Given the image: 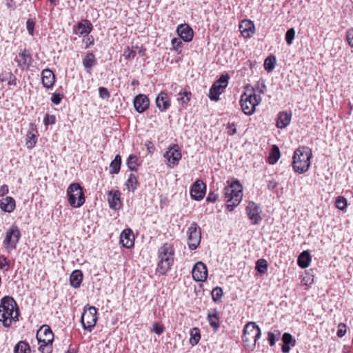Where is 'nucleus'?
Returning <instances> with one entry per match:
<instances>
[{"mask_svg": "<svg viewBox=\"0 0 353 353\" xmlns=\"http://www.w3.org/2000/svg\"><path fill=\"white\" fill-rule=\"evenodd\" d=\"M179 95L178 100L181 101L182 103H187L190 100L191 92L186 90L183 92L180 91Z\"/></svg>", "mask_w": 353, "mask_h": 353, "instance_id": "a18cd8bd", "label": "nucleus"}, {"mask_svg": "<svg viewBox=\"0 0 353 353\" xmlns=\"http://www.w3.org/2000/svg\"><path fill=\"white\" fill-rule=\"evenodd\" d=\"M37 130L32 123H30V130L28 132L26 135V145L28 148H33L37 141V137L36 134Z\"/></svg>", "mask_w": 353, "mask_h": 353, "instance_id": "a878e982", "label": "nucleus"}, {"mask_svg": "<svg viewBox=\"0 0 353 353\" xmlns=\"http://www.w3.org/2000/svg\"><path fill=\"white\" fill-rule=\"evenodd\" d=\"M19 308L14 298L5 296L0 301V321L6 327H10L12 321H18Z\"/></svg>", "mask_w": 353, "mask_h": 353, "instance_id": "f257e3e1", "label": "nucleus"}, {"mask_svg": "<svg viewBox=\"0 0 353 353\" xmlns=\"http://www.w3.org/2000/svg\"><path fill=\"white\" fill-rule=\"evenodd\" d=\"M6 266L9 267V261L3 255L0 256V269L3 270ZM8 268H6V270Z\"/></svg>", "mask_w": 353, "mask_h": 353, "instance_id": "bf43d9fd", "label": "nucleus"}, {"mask_svg": "<svg viewBox=\"0 0 353 353\" xmlns=\"http://www.w3.org/2000/svg\"><path fill=\"white\" fill-rule=\"evenodd\" d=\"M120 243L125 248L130 249L134 245V236L131 229L124 230L120 234Z\"/></svg>", "mask_w": 353, "mask_h": 353, "instance_id": "aec40b11", "label": "nucleus"}, {"mask_svg": "<svg viewBox=\"0 0 353 353\" xmlns=\"http://www.w3.org/2000/svg\"><path fill=\"white\" fill-rule=\"evenodd\" d=\"M246 214L252 225H258L261 221V210L259 205L253 201H250L246 207Z\"/></svg>", "mask_w": 353, "mask_h": 353, "instance_id": "ddd939ff", "label": "nucleus"}, {"mask_svg": "<svg viewBox=\"0 0 353 353\" xmlns=\"http://www.w3.org/2000/svg\"><path fill=\"white\" fill-rule=\"evenodd\" d=\"M256 89L260 94H264L267 90L265 81L263 80L258 81Z\"/></svg>", "mask_w": 353, "mask_h": 353, "instance_id": "5fc2aeb1", "label": "nucleus"}, {"mask_svg": "<svg viewBox=\"0 0 353 353\" xmlns=\"http://www.w3.org/2000/svg\"><path fill=\"white\" fill-rule=\"evenodd\" d=\"M41 81L43 87L49 89L52 88L55 83V75L50 69H44L41 72Z\"/></svg>", "mask_w": 353, "mask_h": 353, "instance_id": "b1692460", "label": "nucleus"}, {"mask_svg": "<svg viewBox=\"0 0 353 353\" xmlns=\"http://www.w3.org/2000/svg\"><path fill=\"white\" fill-rule=\"evenodd\" d=\"M97 321V309L93 306L85 308L82 314L81 323L85 330L91 332Z\"/></svg>", "mask_w": 353, "mask_h": 353, "instance_id": "9b49d317", "label": "nucleus"}, {"mask_svg": "<svg viewBox=\"0 0 353 353\" xmlns=\"http://www.w3.org/2000/svg\"><path fill=\"white\" fill-rule=\"evenodd\" d=\"M14 61L17 66L21 70H28L32 63V57L30 51L27 49L21 50L15 57Z\"/></svg>", "mask_w": 353, "mask_h": 353, "instance_id": "4468645a", "label": "nucleus"}, {"mask_svg": "<svg viewBox=\"0 0 353 353\" xmlns=\"http://www.w3.org/2000/svg\"><path fill=\"white\" fill-rule=\"evenodd\" d=\"M239 29L241 34L245 38H250L254 33V25L250 20H243L239 25Z\"/></svg>", "mask_w": 353, "mask_h": 353, "instance_id": "393cba45", "label": "nucleus"}, {"mask_svg": "<svg viewBox=\"0 0 353 353\" xmlns=\"http://www.w3.org/2000/svg\"><path fill=\"white\" fill-rule=\"evenodd\" d=\"M121 157L119 154H117L114 159L112 161L110 165V174H118L121 169Z\"/></svg>", "mask_w": 353, "mask_h": 353, "instance_id": "72a5a7b5", "label": "nucleus"}, {"mask_svg": "<svg viewBox=\"0 0 353 353\" xmlns=\"http://www.w3.org/2000/svg\"><path fill=\"white\" fill-rule=\"evenodd\" d=\"M346 40L348 44L353 48V28H351L347 31Z\"/></svg>", "mask_w": 353, "mask_h": 353, "instance_id": "13d9d810", "label": "nucleus"}, {"mask_svg": "<svg viewBox=\"0 0 353 353\" xmlns=\"http://www.w3.org/2000/svg\"><path fill=\"white\" fill-rule=\"evenodd\" d=\"M261 336V329L255 322L250 321L245 325L242 339L245 346L253 350Z\"/></svg>", "mask_w": 353, "mask_h": 353, "instance_id": "39448f33", "label": "nucleus"}, {"mask_svg": "<svg viewBox=\"0 0 353 353\" xmlns=\"http://www.w3.org/2000/svg\"><path fill=\"white\" fill-rule=\"evenodd\" d=\"M335 204L338 209L344 210L346 209L347 205V199L343 196H338L336 199Z\"/></svg>", "mask_w": 353, "mask_h": 353, "instance_id": "79ce46f5", "label": "nucleus"}, {"mask_svg": "<svg viewBox=\"0 0 353 353\" xmlns=\"http://www.w3.org/2000/svg\"><path fill=\"white\" fill-rule=\"evenodd\" d=\"M174 250L168 243H164L158 250L159 262L157 263V273L165 275L171 268L174 263Z\"/></svg>", "mask_w": 353, "mask_h": 353, "instance_id": "f03ea898", "label": "nucleus"}, {"mask_svg": "<svg viewBox=\"0 0 353 353\" xmlns=\"http://www.w3.org/2000/svg\"><path fill=\"white\" fill-rule=\"evenodd\" d=\"M201 339V334L200 330L197 327H193L190 330V343L194 346L196 345Z\"/></svg>", "mask_w": 353, "mask_h": 353, "instance_id": "4c0bfd02", "label": "nucleus"}, {"mask_svg": "<svg viewBox=\"0 0 353 353\" xmlns=\"http://www.w3.org/2000/svg\"><path fill=\"white\" fill-rule=\"evenodd\" d=\"M127 165H139L137 157L134 154H130L127 159Z\"/></svg>", "mask_w": 353, "mask_h": 353, "instance_id": "052dcab7", "label": "nucleus"}, {"mask_svg": "<svg viewBox=\"0 0 353 353\" xmlns=\"http://www.w3.org/2000/svg\"><path fill=\"white\" fill-rule=\"evenodd\" d=\"M40 345L39 350L41 353H52V343H39Z\"/></svg>", "mask_w": 353, "mask_h": 353, "instance_id": "c03bdc74", "label": "nucleus"}, {"mask_svg": "<svg viewBox=\"0 0 353 353\" xmlns=\"http://www.w3.org/2000/svg\"><path fill=\"white\" fill-rule=\"evenodd\" d=\"M292 336L290 333H284L282 336L283 344L290 345L292 341Z\"/></svg>", "mask_w": 353, "mask_h": 353, "instance_id": "4d7b16f0", "label": "nucleus"}, {"mask_svg": "<svg viewBox=\"0 0 353 353\" xmlns=\"http://www.w3.org/2000/svg\"><path fill=\"white\" fill-rule=\"evenodd\" d=\"M83 65L89 74H91L92 68L97 64L95 56L92 52L87 53L83 59Z\"/></svg>", "mask_w": 353, "mask_h": 353, "instance_id": "7c9ffc66", "label": "nucleus"}, {"mask_svg": "<svg viewBox=\"0 0 353 353\" xmlns=\"http://www.w3.org/2000/svg\"><path fill=\"white\" fill-rule=\"evenodd\" d=\"M108 202L111 209H119L121 205V192L119 190L108 191Z\"/></svg>", "mask_w": 353, "mask_h": 353, "instance_id": "4be33fe9", "label": "nucleus"}, {"mask_svg": "<svg viewBox=\"0 0 353 353\" xmlns=\"http://www.w3.org/2000/svg\"><path fill=\"white\" fill-rule=\"evenodd\" d=\"M30 345L24 341L18 342L14 348V353H30Z\"/></svg>", "mask_w": 353, "mask_h": 353, "instance_id": "f704fd0d", "label": "nucleus"}, {"mask_svg": "<svg viewBox=\"0 0 353 353\" xmlns=\"http://www.w3.org/2000/svg\"><path fill=\"white\" fill-rule=\"evenodd\" d=\"M16 206L15 200L11 196L3 198L0 202V208L5 212H12Z\"/></svg>", "mask_w": 353, "mask_h": 353, "instance_id": "bb28decb", "label": "nucleus"}, {"mask_svg": "<svg viewBox=\"0 0 353 353\" xmlns=\"http://www.w3.org/2000/svg\"><path fill=\"white\" fill-rule=\"evenodd\" d=\"M218 196V194L214 192H210L206 198V201L210 203H214L217 200Z\"/></svg>", "mask_w": 353, "mask_h": 353, "instance_id": "680f3d73", "label": "nucleus"}, {"mask_svg": "<svg viewBox=\"0 0 353 353\" xmlns=\"http://www.w3.org/2000/svg\"><path fill=\"white\" fill-rule=\"evenodd\" d=\"M230 77L228 74H222L220 78L214 81L209 90V98L212 101H218L220 94L228 86Z\"/></svg>", "mask_w": 353, "mask_h": 353, "instance_id": "9d476101", "label": "nucleus"}, {"mask_svg": "<svg viewBox=\"0 0 353 353\" xmlns=\"http://www.w3.org/2000/svg\"><path fill=\"white\" fill-rule=\"evenodd\" d=\"M68 203L73 208H79L85 203V196L82 187L78 183H71L67 189Z\"/></svg>", "mask_w": 353, "mask_h": 353, "instance_id": "423d86ee", "label": "nucleus"}, {"mask_svg": "<svg viewBox=\"0 0 353 353\" xmlns=\"http://www.w3.org/2000/svg\"><path fill=\"white\" fill-rule=\"evenodd\" d=\"M206 185L201 180L196 181L190 190L191 197L196 201L201 200L205 196Z\"/></svg>", "mask_w": 353, "mask_h": 353, "instance_id": "f3484780", "label": "nucleus"}, {"mask_svg": "<svg viewBox=\"0 0 353 353\" xmlns=\"http://www.w3.org/2000/svg\"><path fill=\"white\" fill-rule=\"evenodd\" d=\"M165 164L172 168L177 165L181 159V150L178 144L170 145L163 154Z\"/></svg>", "mask_w": 353, "mask_h": 353, "instance_id": "1a4fd4ad", "label": "nucleus"}, {"mask_svg": "<svg viewBox=\"0 0 353 353\" xmlns=\"http://www.w3.org/2000/svg\"><path fill=\"white\" fill-rule=\"evenodd\" d=\"M277 332H278L277 336L274 332H268V341L271 347H272L275 345L276 341L278 340L279 338L280 332L277 331Z\"/></svg>", "mask_w": 353, "mask_h": 353, "instance_id": "49530a36", "label": "nucleus"}, {"mask_svg": "<svg viewBox=\"0 0 353 353\" xmlns=\"http://www.w3.org/2000/svg\"><path fill=\"white\" fill-rule=\"evenodd\" d=\"M134 107L137 112L143 113L150 105V101L148 97L143 94L137 95L134 99Z\"/></svg>", "mask_w": 353, "mask_h": 353, "instance_id": "a211bd4d", "label": "nucleus"}, {"mask_svg": "<svg viewBox=\"0 0 353 353\" xmlns=\"http://www.w3.org/2000/svg\"><path fill=\"white\" fill-rule=\"evenodd\" d=\"M192 277L196 281H204L208 277V269L205 263L199 261L194 264L192 270Z\"/></svg>", "mask_w": 353, "mask_h": 353, "instance_id": "2eb2a0df", "label": "nucleus"}, {"mask_svg": "<svg viewBox=\"0 0 353 353\" xmlns=\"http://www.w3.org/2000/svg\"><path fill=\"white\" fill-rule=\"evenodd\" d=\"M156 105L161 112H165L170 107V100L165 92H161L157 95L156 98Z\"/></svg>", "mask_w": 353, "mask_h": 353, "instance_id": "5701e85b", "label": "nucleus"}, {"mask_svg": "<svg viewBox=\"0 0 353 353\" xmlns=\"http://www.w3.org/2000/svg\"><path fill=\"white\" fill-rule=\"evenodd\" d=\"M6 4L8 8L14 9L16 7V2L14 0H6Z\"/></svg>", "mask_w": 353, "mask_h": 353, "instance_id": "338daca9", "label": "nucleus"}, {"mask_svg": "<svg viewBox=\"0 0 353 353\" xmlns=\"http://www.w3.org/2000/svg\"><path fill=\"white\" fill-rule=\"evenodd\" d=\"M207 319L210 325L213 328V330L215 332L217 331L220 326V320L218 311L214 310L212 312H208L207 315Z\"/></svg>", "mask_w": 353, "mask_h": 353, "instance_id": "c756f323", "label": "nucleus"}, {"mask_svg": "<svg viewBox=\"0 0 353 353\" xmlns=\"http://www.w3.org/2000/svg\"><path fill=\"white\" fill-rule=\"evenodd\" d=\"M223 196L226 203V208L232 211L242 199V187L239 182L232 183L223 189Z\"/></svg>", "mask_w": 353, "mask_h": 353, "instance_id": "20e7f679", "label": "nucleus"}, {"mask_svg": "<svg viewBox=\"0 0 353 353\" xmlns=\"http://www.w3.org/2000/svg\"><path fill=\"white\" fill-rule=\"evenodd\" d=\"M83 42L85 44V48L93 45L94 42L93 36H88L86 38L83 39Z\"/></svg>", "mask_w": 353, "mask_h": 353, "instance_id": "0e129e2a", "label": "nucleus"}, {"mask_svg": "<svg viewBox=\"0 0 353 353\" xmlns=\"http://www.w3.org/2000/svg\"><path fill=\"white\" fill-rule=\"evenodd\" d=\"M21 236L19 228L16 225H11L6 232L5 239L3 242L5 249L8 252L16 249Z\"/></svg>", "mask_w": 353, "mask_h": 353, "instance_id": "6e6552de", "label": "nucleus"}, {"mask_svg": "<svg viewBox=\"0 0 353 353\" xmlns=\"http://www.w3.org/2000/svg\"><path fill=\"white\" fill-rule=\"evenodd\" d=\"M7 81L9 86H17V77L11 72H5L0 74V82Z\"/></svg>", "mask_w": 353, "mask_h": 353, "instance_id": "473e14b6", "label": "nucleus"}, {"mask_svg": "<svg viewBox=\"0 0 353 353\" xmlns=\"http://www.w3.org/2000/svg\"><path fill=\"white\" fill-rule=\"evenodd\" d=\"M176 32L181 39L185 42L192 40L194 36L193 30L186 23L180 24L177 26Z\"/></svg>", "mask_w": 353, "mask_h": 353, "instance_id": "6ab92c4d", "label": "nucleus"}, {"mask_svg": "<svg viewBox=\"0 0 353 353\" xmlns=\"http://www.w3.org/2000/svg\"><path fill=\"white\" fill-rule=\"evenodd\" d=\"M92 30V25L90 21L84 19L74 27V33L80 36L88 35Z\"/></svg>", "mask_w": 353, "mask_h": 353, "instance_id": "412c9836", "label": "nucleus"}, {"mask_svg": "<svg viewBox=\"0 0 353 353\" xmlns=\"http://www.w3.org/2000/svg\"><path fill=\"white\" fill-rule=\"evenodd\" d=\"M137 184L138 180L137 176L133 174H130L125 182L127 189L129 191L134 192L137 188Z\"/></svg>", "mask_w": 353, "mask_h": 353, "instance_id": "c9c22d12", "label": "nucleus"}, {"mask_svg": "<svg viewBox=\"0 0 353 353\" xmlns=\"http://www.w3.org/2000/svg\"><path fill=\"white\" fill-rule=\"evenodd\" d=\"M171 43L174 50L176 51L180 50L183 45V43L181 42V39L178 38H173L172 39Z\"/></svg>", "mask_w": 353, "mask_h": 353, "instance_id": "864d4df0", "label": "nucleus"}, {"mask_svg": "<svg viewBox=\"0 0 353 353\" xmlns=\"http://www.w3.org/2000/svg\"><path fill=\"white\" fill-rule=\"evenodd\" d=\"M295 37V30L293 28L288 29L285 33V41L288 46H290Z\"/></svg>", "mask_w": 353, "mask_h": 353, "instance_id": "37998d69", "label": "nucleus"}, {"mask_svg": "<svg viewBox=\"0 0 353 353\" xmlns=\"http://www.w3.org/2000/svg\"><path fill=\"white\" fill-rule=\"evenodd\" d=\"M56 122V117L53 114H47L43 119L46 125L54 124Z\"/></svg>", "mask_w": 353, "mask_h": 353, "instance_id": "3c124183", "label": "nucleus"}, {"mask_svg": "<svg viewBox=\"0 0 353 353\" xmlns=\"http://www.w3.org/2000/svg\"><path fill=\"white\" fill-rule=\"evenodd\" d=\"M276 65V58L274 56L268 57L264 61L265 70L271 72L274 70Z\"/></svg>", "mask_w": 353, "mask_h": 353, "instance_id": "ea45409f", "label": "nucleus"}, {"mask_svg": "<svg viewBox=\"0 0 353 353\" xmlns=\"http://www.w3.org/2000/svg\"><path fill=\"white\" fill-rule=\"evenodd\" d=\"M223 296V290L220 287L214 288L212 291V299L216 303H220Z\"/></svg>", "mask_w": 353, "mask_h": 353, "instance_id": "a19ab883", "label": "nucleus"}, {"mask_svg": "<svg viewBox=\"0 0 353 353\" xmlns=\"http://www.w3.org/2000/svg\"><path fill=\"white\" fill-rule=\"evenodd\" d=\"M53 339V332L48 325H43L37 332L38 343H52Z\"/></svg>", "mask_w": 353, "mask_h": 353, "instance_id": "dca6fc26", "label": "nucleus"}, {"mask_svg": "<svg viewBox=\"0 0 353 353\" xmlns=\"http://www.w3.org/2000/svg\"><path fill=\"white\" fill-rule=\"evenodd\" d=\"M163 330H164V328L162 326L159 325L158 323H154L153 327H152V331L155 334L160 335L163 332Z\"/></svg>", "mask_w": 353, "mask_h": 353, "instance_id": "e2e57ef3", "label": "nucleus"}, {"mask_svg": "<svg viewBox=\"0 0 353 353\" xmlns=\"http://www.w3.org/2000/svg\"><path fill=\"white\" fill-rule=\"evenodd\" d=\"M347 332V326L345 323H341L338 325L336 335L338 337L341 338L345 336Z\"/></svg>", "mask_w": 353, "mask_h": 353, "instance_id": "de8ad7c7", "label": "nucleus"}, {"mask_svg": "<svg viewBox=\"0 0 353 353\" xmlns=\"http://www.w3.org/2000/svg\"><path fill=\"white\" fill-rule=\"evenodd\" d=\"M136 51L132 50V48L128 47L123 52V56L126 59H132L136 57Z\"/></svg>", "mask_w": 353, "mask_h": 353, "instance_id": "09e8293b", "label": "nucleus"}, {"mask_svg": "<svg viewBox=\"0 0 353 353\" xmlns=\"http://www.w3.org/2000/svg\"><path fill=\"white\" fill-rule=\"evenodd\" d=\"M99 97L103 99H108L110 97V94L107 88L104 87H99Z\"/></svg>", "mask_w": 353, "mask_h": 353, "instance_id": "603ef678", "label": "nucleus"}, {"mask_svg": "<svg viewBox=\"0 0 353 353\" xmlns=\"http://www.w3.org/2000/svg\"><path fill=\"white\" fill-rule=\"evenodd\" d=\"M292 114L291 112H282L279 114L276 119V127L278 128H285L287 127L291 121Z\"/></svg>", "mask_w": 353, "mask_h": 353, "instance_id": "cd10ccee", "label": "nucleus"}, {"mask_svg": "<svg viewBox=\"0 0 353 353\" xmlns=\"http://www.w3.org/2000/svg\"><path fill=\"white\" fill-rule=\"evenodd\" d=\"M268 264L265 259H259L256 263L255 268L256 271L261 274H265L268 270Z\"/></svg>", "mask_w": 353, "mask_h": 353, "instance_id": "58836bf2", "label": "nucleus"}, {"mask_svg": "<svg viewBox=\"0 0 353 353\" xmlns=\"http://www.w3.org/2000/svg\"><path fill=\"white\" fill-rule=\"evenodd\" d=\"M63 97V94L59 93H54L52 94L51 97V101L56 105H58L61 103V99Z\"/></svg>", "mask_w": 353, "mask_h": 353, "instance_id": "6e6d98bb", "label": "nucleus"}, {"mask_svg": "<svg viewBox=\"0 0 353 353\" xmlns=\"http://www.w3.org/2000/svg\"><path fill=\"white\" fill-rule=\"evenodd\" d=\"M82 279V272L79 270H75L71 273L70 276V285L74 288H78L81 284Z\"/></svg>", "mask_w": 353, "mask_h": 353, "instance_id": "c85d7f7f", "label": "nucleus"}, {"mask_svg": "<svg viewBox=\"0 0 353 353\" xmlns=\"http://www.w3.org/2000/svg\"><path fill=\"white\" fill-rule=\"evenodd\" d=\"M277 185H278V183L275 181H274V180L269 181L268 184V188L270 190H273L277 187Z\"/></svg>", "mask_w": 353, "mask_h": 353, "instance_id": "774afa93", "label": "nucleus"}, {"mask_svg": "<svg viewBox=\"0 0 353 353\" xmlns=\"http://www.w3.org/2000/svg\"><path fill=\"white\" fill-rule=\"evenodd\" d=\"M228 128L229 129L228 134L233 135L236 132V129L234 123H228Z\"/></svg>", "mask_w": 353, "mask_h": 353, "instance_id": "69168bd1", "label": "nucleus"}, {"mask_svg": "<svg viewBox=\"0 0 353 353\" xmlns=\"http://www.w3.org/2000/svg\"><path fill=\"white\" fill-rule=\"evenodd\" d=\"M188 245L191 250H196L201 243V230L196 223L192 222L188 231Z\"/></svg>", "mask_w": 353, "mask_h": 353, "instance_id": "f8f14e48", "label": "nucleus"}, {"mask_svg": "<svg viewBox=\"0 0 353 353\" xmlns=\"http://www.w3.org/2000/svg\"><path fill=\"white\" fill-rule=\"evenodd\" d=\"M312 154L307 147H299L293 154L292 167L295 172L303 174L307 172L310 166Z\"/></svg>", "mask_w": 353, "mask_h": 353, "instance_id": "7ed1b4c3", "label": "nucleus"}, {"mask_svg": "<svg viewBox=\"0 0 353 353\" xmlns=\"http://www.w3.org/2000/svg\"><path fill=\"white\" fill-rule=\"evenodd\" d=\"M280 158V150L277 145H274L272 147L269 154V163L270 164L276 163Z\"/></svg>", "mask_w": 353, "mask_h": 353, "instance_id": "e433bc0d", "label": "nucleus"}, {"mask_svg": "<svg viewBox=\"0 0 353 353\" xmlns=\"http://www.w3.org/2000/svg\"><path fill=\"white\" fill-rule=\"evenodd\" d=\"M311 256L308 251H303L298 257L297 263L301 268H306L309 266Z\"/></svg>", "mask_w": 353, "mask_h": 353, "instance_id": "2f4dec72", "label": "nucleus"}, {"mask_svg": "<svg viewBox=\"0 0 353 353\" xmlns=\"http://www.w3.org/2000/svg\"><path fill=\"white\" fill-rule=\"evenodd\" d=\"M261 97L255 93L248 94L244 92L241 96V106L243 112L246 115H252L256 110V107L261 102Z\"/></svg>", "mask_w": 353, "mask_h": 353, "instance_id": "0eeeda50", "label": "nucleus"}, {"mask_svg": "<svg viewBox=\"0 0 353 353\" xmlns=\"http://www.w3.org/2000/svg\"><path fill=\"white\" fill-rule=\"evenodd\" d=\"M35 21L32 19H28L26 21V28L30 35H33Z\"/></svg>", "mask_w": 353, "mask_h": 353, "instance_id": "8fccbe9b", "label": "nucleus"}]
</instances>
